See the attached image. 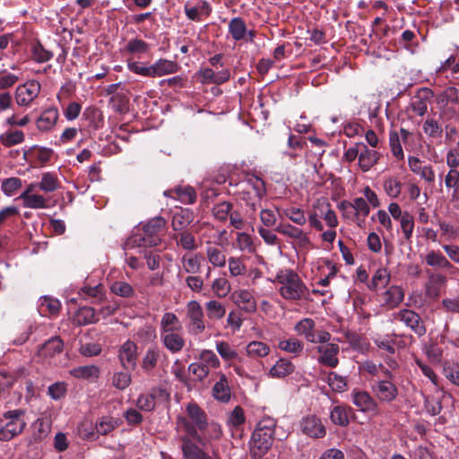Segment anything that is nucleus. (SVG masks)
I'll use <instances>...</instances> for the list:
<instances>
[{"mask_svg":"<svg viewBox=\"0 0 459 459\" xmlns=\"http://www.w3.org/2000/svg\"><path fill=\"white\" fill-rule=\"evenodd\" d=\"M41 85L38 81L30 80L19 85L15 91V101L19 106H29L39 96Z\"/></svg>","mask_w":459,"mask_h":459,"instance_id":"8","label":"nucleus"},{"mask_svg":"<svg viewBox=\"0 0 459 459\" xmlns=\"http://www.w3.org/2000/svg\"><path fill=\"white\" fill-rule=\"evenodd\" d=\"M276 281L280 284L279 292L285 299H299L307 290L299 274L290 269L281 270Z\"/></svg>","mask_w":459,"mask_h":459,"instance_id":"3","label":"nucleus"},{"mask_svg":"<svg viewBox=\"0 0 459 459\" xmlns=\"http://www.w3.org/2000/svg\"><path fill=\"white\" fill-rule=\"evenodd\" d=\"M119 426L117 420L104 416L99 419L95 424V429L100 435H108Z\"/></svg>","mask_w":459,"mask_h":459,"instance_id":"41","label":"nucleus"},{"mask_svg":"<svg viewBox=\"0 0 459 459\" xmlns=\"http://www.w3.org/2000/svg\"><path fill=\"white\" fill-rule=\"evenodd\" d=\"M60 186L57 177L51 172L42 174L41 180L39 183V188L45 193H52Z\"/></svg>","mask_w":459,"mask_h":459,"instance_id":"40","label":"nucleus"},{"mask_svg":"<svg viewBox=\"0 0 459 459\" xmlns=\"http://www.w3.org/2000/svg\"><path fill=\"white\" fill-rule=\"evenodd\" d=\"M195 213L190 209H181L175 212L171 220L173 232L186 230L187 227L194 221Z\"/></svg>","mask_w":459,"mask_h":459,"instance_id":"20","label":"nucleus"},{"mask_svg":"<svg viewBox=\"0 0 459 459\" xmlns=\"http://www.w3.org/2000/svg\"><path fill=\"white\" fill-rule=\"evenodd\" d=\"M280 350L293 354L294 357L299 356L304 349V343L297 338H289L281 340L278 343Z\"/></svg>","mask_w":459,"mask_h":459,"instance_id":"37","label":"nucleus"},{"mask_svg":"<svg viewBox=\"0 0 459 459\" xmlns=\"http://www.w3.org/2000/svg\"><path fill=\"white\" fill-rule=\"evenodd\" d=\"M24 411L20 409L7 411L3 414L4 419H5L7 422L0 426L1 441H10L22 433L26 427V422L22 419Z\"/></svg>","mask_w":459,"mask_h":459,"instance_id":"4","label":"nucleus"},{"mask_svg":"<svg viewBox=\"0 0 459 459\" xmlns=\"http://www.w3.org/2000/svg\"><path fill=\"white\" fill-rule=\"evenodd\" d=\"M64 349V342L59 336H55L44 342L39 350V355L45 358H54L60 354Z\"/></svg>","mask_w":459,"mask_h":459,"instance_id":"24","label":"nucleus"},{"mask_svg":"<svg viewBox=\"0 0 459 459\" xmlns=\"http://www.w3.org/2000/svg\"><path fill=\"white\" fill-rule=\"evenodd\" d=\"M377 399L382 403H392L398 396L397 386L390 380H377L371 385Z\"/></svg>","mask_w":459,"mask_h":459,"instance_id":"9","label":"nucleus"},{"mask_svg":"<svg viewBox=\"0 0 459 459\" xmlns=\"http://www.w3.org/2000/svg\"><path fill=\"white\" fill-rule=\"evenodd\" d=\"M315 327L316 324L312 318H303L295 325L294 330L299 335H303L307 342H316Z\"/></svg>","mask_w":459,"mask_h":459,"instance_id":"30","label":"nucleus"},{"mask_svg":"<svg viewBox=\"0 0 459 459\" xmlns=\"http://www.w3.org/2000/svg\"><path fill=\"white\" fill-rule=\"evenodd\" d=\"M184 8L186 15L192 21H200L202 15H209L211 11L209 4L205 1H197L193 5L187 2Z\"/></svg>","mask_w":459,"mask_h":459,"instance_id":"27","label":"nucleus"},{"mask_svg":"<svg viewBox=\"0 0 459 459\" xmlns=\"http://www.w3.org/2000/svg\"><path fill=\"white\" fill-rule=\"evenodd\" d=\"M178 69V65L176 62L162 58L152 65V77H160L174 74Z\"/></svg>","mask_w":459,"mask_h":459,"instance_id":"34","label":"nucleus"},{"mask_svg":"<svg viewBox=\"0 0 459 459\" xmlns=\"http://www.w3.org/2000/svg\"><path fill=\"white\" fill-rule=\"evenodd\" d=\"M275 427L276 420L269 416L257 423L249 443L252 459H261L268 453L273 442Z\"/></svg>","mask_w":459,"mask_h":459,"instance_id":"1","label":"nucleus"},{"mask_svg":"<svg viewBox=\"0 0 459 459\" xmlns=\"http://www.w3.org/2000/svg\"><path fill=\"white\" fill-rule=\"evenodd\" d=\"M32 57L38 63H44L53 57V53L47 50L41 43L37 42L32 46Z\"/></svg>","mask_w":459,"mask_h":459,"instance_id":"60","label":"nucleus"},{"mask_svg":"<svg viewBox=\"0 0 459 459\" xmlns=\"http://www.w3.org/2000/svg\"><path fill=\"white\" fill-rule=\"evenodd\" d=\"M118 358L123 368L134 369L137 360V345L132 341H126L119 350Z\"/></svg>","mask_w":459,"mask_h":459,"instance_id":"15","label":"nucleus"},{"mask_svg":"<svg viewBox=\"0 0 459 459\" xmlns=\"http://www.w3.org/2000/svg\"><path fill=\"white\" fill-rule=\"evenodd\" d=\"M446 282V277L440 273H430L428 281L425 283V295L431 299H437L440 296V288Z\"/></svg>","mask_w":459,"mask_h":459,"instance_id":"19","label":"nucleus"},{"mask_svg":"<svg viewBox=\"0 0 459 459\" xmlns=\"http://www.w3.org/2000/svg\"><path fill=\"white\" fill-rule=\"evenodd\" d=\"M161 239L155 238L149 240L144 234H134L128 238L123 245L125 250L133 249L140 247H156L160 243Z\"/></svg>","mask_w":459,"mask_h":459,"instance_id":"32","label":"nucleus"},{"mask_svg":"<svg viewBox=\"0 0 459 459\" xmlns=\"http://www.w3.org/2000/svg\"><path fill=\"white\" fill-rule=\"evenodd\" d=\"M207 316L210 319H221L226 313L225 307L217 300H210L205 304Z\"/></svg>","mask_w":459,"mask_h":459,"instance_id":"53","label":"nucleus"},{"mask_svg":"<svg viewBox=\"0 0 459 459\" xmlns=\"http://www.w3.org/2000/svg\"><path fill=\"white\" fill-rule=\"evenodd\" d=\"M403 299L404 291L397 285H392L383 294L384 306L390 309L397 307Z\"/></svg>","mask_w":459,"mask_h":459,"instance_id":"26","label":"nucleus"},{"mask_svg":"<svg viewBox=\"0 0 459 459\" xmlns=\"http://www.w3.org/2000/svg\"><path fill=\"white\" fill-rule=\"evenodd\" d=\"M247 185L250 187V190H248L247 193H253L255 197H256L258 201H261L266 193L264 181L259 178H255L249 179Z\"/></svg>","mask_w":459,"mask_h":459,"instance_id":"62","label":"nucleus"},{"mask_svg":"<svg viewBox=\"0 0 459 459\" xmlns=\"http://www.w3.org/2000/svg\"><path fill=\"white\" fill-rule=\"evenodd\" d=\"M410 169L419 175L428 183L435 181V172L430 165H423V162L417 157L410 156L408 159Z\"/></svg>","mask_w":459,"mask_h":459,"instance_id":"18","label":"nucleus"},{"mask_svg":"<svg viewBox=\"0 0 459 459\" xmlns=\"http://www.w3.org/2000/svg\"><path fill=\"white\" fill-rule=\"evenodd\" d=\"M352 411L351 407L346 405H336L330 412V419L335 425L346 427L350 423V413Z\"/></svg>","mask_w":459,"mask_h":459,"instance_id":"31","label":"nucleus"},{"mask_svg":"<svg viewBox=\"0 0 459 459\" xmlns=\"http://www.w3.org/2000/svg\"><path fill=\"white\" fill-rule=\"evenodd\" d=\"M351 402L362 412L378 413V403L366 391L353 390Z\"/></svg>","mask_w":459,"mask_h":459,"instance_id":"11","label":"nucleus"},{"mask_svg":"<svg viewBox=\"0 0 459 459\" xmlns=\"http://www.w3.org/2000/svg\"><path fill=\"white\" fill-rule=\"evenodd\" d=\"M229 31L235 40L243 39L247 34V26L244 20L239 17L233 18L229 23Z\"/></svg>","mask_w":459,"mask_h":459,"instance_id":"43","label":"nucleus"},{"mask_svg":"<svg viewBox=\"0 0 459 459\" xmlns=\"http://www.w3.org/2000/svg\"><path fill=\"white\" fill-rule=\"evenodd\" d=\"M53 155L51 148L33 145L24 152L23 158L31 168H42L50 161Z\"/></svg>","mask_w":459,"mask_h":459,"instance_id":"6","label":"nucleus"},{"mask_svg":"<svg viewBox=\"0 0 459 459\" xmlns=\"http://www.w3.org/2000/svg\"><path fill=\"white\" fill-rule=\"evenodd\" d=\"M237 245L238 247L244 252L252 254L255 251L254 241L250 235L246 232H239L237 234Z\"/></svg>","mask_w":459,"mask_h":459,"instance_id":"57","label":"nucleus"},{"mask_svg":"<svg viewBox=\"0 0 459 459\" xmlns=\"http://www.w3.org/2000/svg\"><path fill=\"white\" fill-rule=\"evenodd\" d=\"M434 92L429 88H421L418 91L414 100L411 103L412 111L418 116H424L428 111V103L433 98Z\"/></svg>","mask_w":459,"mask_h":459,"instance_id":"17","label":"nucleus"},{"mask_svg":"<svg viewBox=\"0 0 459 459\" xmlns=\"http://www.w3.org/2000/svg\"><path fill=\"white\" fill-rule=\"evenodd\" d=\"M160 340L164 347L171 353H178L185 346V339L178 332H169L160 333Z\"/></svg>","mask_w":459,"mask_h":459,"instance_id":"23","label":"nucleus"},{"mask_svg":"<svg viewBox=\"0 0 459 459\" xmlns=\"http://www.w3.org/2000/svg\"><path fill=\"white\" fill-rule=\"evenodd\" d=\"M159 359L160 351L157 348L148 349L142 361V368L145 372H151L156 368Z\"/></svg>","mask_w":459,"mask_h":459,"instance_id":"47","label":"nucleus"},{"mask_svg":"<svg viewBox=\"0 0 459 459\" xmlns=\"http://www.w3.org/2000/svg\"><path fill=\"white\" fill-rule=\"evenodd\" d=\"M232 299L235 304L247 313H254L256 310V301L248 290L235 291Z\"/></svg>","mask_w":459,"mask_h":459,"instance_id":"22","label":"nucleus"},{"mask_svg":"<svg viewBox=\"0 0 459 459\" xmlns=\"http://www.w3.org/2000/svg\"><path fill=\"white\" fill-rule=\"evenodd\" d=\"M20 198L23 201V206L30 209H45L48 207V200L41 195H29L22 194Z\"/></svg>","mask_w":459,"mask_h":459,"instance_id":"39","label":"nucleus"},{"mask_svg":"<svg viewBox=\"0 0 459 459\" xmlns=\"http://www.w3.org/2000/svg\"><path fill=\"white\" fill-rule=\"evenodd\" d=\"M379 154L374 150H369L366 144L360 145L359 165L363 171L369 170L378 160Z\"/></svg>","mask_w":459,"mask_h":459,"instance_id":"28","label":"nucleus"},{"mask_svg":"<svg viewBox=\"0 0 459 459\" xmlns=\"http://www.w3.org/2000/svg\"><path fill=\"white\" fill-rule=\"evenodd\" d=\"M110 290L117 296L131 298L134 294V288L124 281H116L110 285Z\"/></svg>","mask_w":459,"mask_h":459,"instance_id":"52","label":"nucleus"},{"mask_svg":"<svg viewBox=\"0 0 459 459\" xmlns=\"http://www.w3.org/2000/svg\"><path fill=\"white\" fill-rule=\"evenodd\" d=\"M71 374L77 378L94 380L100 376V368L95 365L81 366L74 368Z\"/></svg>","mask_w":459,"mask_h":459,"instance_id":"38","label":"nucleus"},{"mask_svg":"<svg viewBox=\"0 0 459 459\" xmlns=\"http://www.w3.org/2000/svg\"><path fill=\"white\" fill-rule=\"evenodd\" d=\"M281 217H286L290 220L293 223L303 226L307 222L305 212L302 209L298 207H289L283 209L280 213Z\"/></svg>","mask_w":459,"mask_h":459,"instance_id":"45","label":"nucleus"},{"mask_svg":"<svg viewBox=\"0 0 459 459\" xmlns=\"http://www.w3.org/2000/svg\"><path fill=\"white\" fill-rule=\"evenodd\" d=\"M425 261L428 265L432 267H439V268H450L452 267L451 263L442 254L430 251L425 256Z\"/></svg>","mask_w":459,"mask_h":459,"instance_id":"50","label":"nucleus"},{"mask_svg":"<svg viewBox=\"0 0 459 459\" xmlns=\"http://www.w3.org/2000/svg\"><path fill=\"white\" fill-rule=\"evenodd\" d=\"M186 318L189 320V333L199 334L204 331L205 324L204 321V312L199 302L191 300L187 303Z\"/></svg>","mask_w":459,"mask_h":459,"instance_id":"7","label":"nucleus"},{"mask_svg":"<svg viewBox=\"0 0 459 459\" xmlns=\"http://www.w3.org/2000/svg\"><path fill=\"white\" fill-rule=\"evenodd\" d=\"M166 221L162 217H156L143 226V234L149 240L160 238V233L164 229Z\"/></svg>","mask_w":459,"mask_h":459,"instance_id":"33","label":"nucleus"},{"mask_svg":"<svg viewBox=\"0 0 459 459\" xmlns=\"http://www.w3.org/2000/svg\"><path fill=\"white\" fill-rule=\"evenodd\" d=\"M25 139L22 131L16 130L13 132H6L0 135V142L5 147H11L22 143Z\"/></svg>","mask_w":459,"mask_h":459,"instance_id":"51","label":"nucleus"},{"mask_svg":"<svg viewBox=\"0 0 459 459\" xmlns=\"http://www.w3.org/2000/svg\"><path fill=\"white\" fill-rule=\"evenodd\" d=\"M232 210V204L230 202H221L215 204L212 208V214L218 221H225Z\"/></svg>","mask_w":459,"mask_h":459,"instance_id":"59","label":"nucleus"},{"mask_svg":"<svg viewBox=\"0 0 459 459\" xmlns=\"http://www.w3.org/2000/svg\"><path fill=\"white\" fill-rule=\"evenodd\" d=\"M199 359L203 364H205L208 369H210V368H217L221 364L217 355L211 350H203L199 355Z\"/></svg>","mask_w":459,"mask_h":459,"instance_id":"63","label":"nucleus"},{"mask_svg":"<svg viewBox=\"0 0 459 459\" xmlns=\"http://www.w3.org/2000/svg\"><path fill=\"white\" fill-rule=\"evenodd\" d=\"M385 193L392 198H396L402 191V183L395 178H388L384 180Z\"/></svg>","mask_w":459,"mask_h":459,"instance_id":"61","label":"nucleus"},{"mask_svg":"<svg viewBox=\"0 0 459 459\" xmlns=\"http://www.w3.org/2000/svg\"><path fill=\"white\" fill-rule=\"evenodd\" d=\"M270 347L262 342L254 341L247 344V353L253 358H263L269 354Z\"/></svg>","mask_w":459,"mask_h":459,"instance_id":"49","label":"nucleus"},{"mask_svg":"<svg viewBox=\"0 0 459 459\" xmlns=\"http://www.w3.org/2000/svg\"><path fill=\"white\" fill-rule=\"evenodd\" d=\"M295 370V366L287 359H280L270 369L269 375L272 377H284Z\"/></svg>","mask_w":459,"mask_h":459,"instance_id":"36","label":"nucleus"},{"mask_svg":"<svg viewBox=\"0 0 459 459\" xmlns=\"http://www.w3.org/2000/svg\"><path fill=\"white\" fill-rule=\"evenodd\" d=\"M183 270L187 273H197L200 271L201 264L197 254L184 255L180 259Z\"/></svg>","mask_w":459,"mask_h":459,"instance_id":"44","label":"nucleus"},{"mask_svg":"<svg viewBox=\"0 0 459 459\" xmlns=\"http://www.w3.org/2000/svg\"><path fill=\"white\" fill-rule=\"evenodd\" d=\"M212 289L219 298L226 297L231 290L229 281L224 277L215 279L212 284Z\"/></svg>","mask_w":459,"mask_h":459,"instance_id":"58","label":"nucleus"},{"mask_svg":"<svg viewBox=\"0 0 459 459\" xmlns=\"http://www.w3.org/2000/svg\"><path fill=\"white\" fill-rule=\"evenodd\" d=\"M216 350L224 360H233L238 358V352L226 342H216Z\"/></svg>","mask_w":459,"mask_h":459,"instance_id":"64","label":"nucleus"},{"mask_svg":"<svg viewBox=\"0 0 459 459\" xmlns=\"http://www.w3.org/2000/svg\"><path fill=\"white\" fill-rule=\"evenodd\" d=\"M98 320L95 309L88 306L80 307L73 316V323L78 326L95 324Z\"/></svg>","mask_w":459,"mask_h":459,"instance_id":"25","label":"nucleus"},{"mask_svg":"<svg viewBox=\"0 0 459 459\" xmlns=\"http://www.w3.org/2000/svg\"><path fill=\"white\" fill-rule=\"evenodd\" d=\"M149 44L144 40L137 38L130 39L126 46V50L128 53L134 55L145 54L149 51Z\"/></svg>","mask_w":459,"mask_h":459,"instance_id":"55","label":"nucleus"},{"mask_svg":"<svg viewBox=\"0 0 459 459\" xmlns=\"http://www.w3.org/2000/svg\"><path fill=\"white\" fill-rule=\"evenodd\" d=\"M203 437L205 438V445L212 439H219L222 434L221 428L218 423L206 421V426L200 430Z\"/></svg>","mask_w":459,"mask_h":459,"instance_id":"54","label":"nucleus"},{"mask_svg":"<svg viewBox=\"0 0 459 459\" xmlns=\"http://www.w3.org/2000/svg\"><path fill=\"white\" fill-rule=\"evenodd\" d=\"M25 369L23 368H18L13 372H0V391L11 387L14 382L23 376Z\"/></svg>","mask_w":459,"mask_h":459,"instance_id":"46","label":"nucleus"},{"mask_svg":"<svg viewBox=\"0 0 459 459\" xmlns=\"http://www.w3.org/2000/svg\"><path fill=\"white\" fill-rule=\"evenodd\" d=\"M246 417L244 410L240 406H236L233 411L229 414L227 424L234 429H238L245 423Z\"/></svg>","mask_w":459,"mask_h":459,"instance_id":"56","label":"nucleus"},{"mask_svg":"<svg viewBox=\"0 0 459 459\" xmlns=\"http://www.w3.org/2000/svg\"><path fill=\"white\" fill-rule=\"evenodd\" d=\"M390 273L385 268H379L374 273L368 288L377 290L378 288L385 287L390 281Z\"/></svg>","mask_w":459,"mask_h":459,"instance_id":"42","label":"nucleus"},{"mask_svg":"<svg viewBox=\"0 0 459 459\" xmlns=\"http://www.w3.org/2000/svg\"><path fill=\"white\" fill-rule=\"evenodd\" d=\"M316 351L320 353L318 362L329 368H336L339 364L338 354L339 345L336 343H326L316 347Z\"/></svg>","mask_w":459,"mask_h":459,"instance_id":"13","label":"nucleus"},{"mask_svg":"<svg viewBox=\"0 0 459 459\" xmlns=\"http://www.w3.org/2000/svg\"><path fill=\"white\" fill-rule=\"evenodd\" d=\"M300 428L304 434L313 438L323 437L326 433L321 420L315 415L303 418L300 421Z\"/></svg>","mask_w":459,"mask_h":459,"instance_id":"14","label":"nucleus"},{"mask_svg":"<svg viewBox=\"0 0 459 459\" xmlns=\"http://www.w3.org/2000/svg\"><path fill=\"white\" fill-rule=\"evenodd\" d=\"M186 412L187 417L178 416L177 418V428L184 430V426L181 423V420L184 419L188 421L197 432L198 430H203L207 421V416L204 411L196 403H191L186 405Z\"/></svg>","mask_w":459,"mask_h":459,"instance_id":"5","label":"nucleus"},{"mask_svg":"<svg viewBox=\"0 0 459 459\" xmlns=\"http://www.w3.org/2000/svg\"><path fill=\"white\" fill-rule=\"evenodd\" d=\"M206 256L208 261L215 267H224L226 264V255L216 247H208L206 248Z\"/></svg>","mask_w":459,"mask_h":459,"instance_id":"48","label":"nucleus"},{"mask_svg":"<svg viewBox=\"0 0 459 459\" xmlns=\"http://www.w3.org/2000/svg\"><path fill=\"white\" fill-rule=\"evenodd\" d=\"M275 231L284 237L297 240L301 247H306L310 245V239L307 235L301 229L289 222L279 223L275 228Z\"/></svg>","mask_w":459,"mask_h":459,"instance_id":"12","label":"nucleus"},{"mask_svg":"<svg viewBox=\"0 0 459 459\" xmlns=\"http://www.w3.org/2000/svg\"><path fill=\"white\" fill-rule=\"evenodd\" d=\"M219 381H217L212 387V394L216 400L222 403H228L231 396L228 378L221 372L219 373Z\"/></svg>","mask_w":459,"mask_h":459,"instance_id":"29","label":"nucleus"},{"mask_svg":"<svg viewBox=\"0 0 459 459\" xmlns=\"http://www.w3.org/2000/svg\"><path fill=\"white\" fill-rule=\"evenodd\" d=\"M169 238L175 241L177 247H182L185 250L193 251L197 248L195 237L188 230L172 232Z\"/></svg>","mask_w":459,"mask_h":459,"instance_id":"21","label":"nucleus"},{"mask_svg":"<svg viewBox=\"0 0 459 459\" xmlns=\"http://www.w3.org/2000/svg\"><path fill=\"white\" fill-rule=\"evenodd\" d=\"M182 325L176 314L166 312L160 320V333L181 331Z\"/></svg>","mask_w":459,"mask_h":459,"instance_id":"35","label":"nucleus"},{"mask_svg":"<svg viewBox=\"0 0 459 459\" xmlns=\"http://www.w3.org/2000/svg\"><path fill=\"white\" fill-rule=\"evenodd\" d=\"M185 434L179 437L183 459H210L212 456L201 448L205 446V438L186 420L182 419Z\"/></svg>","mask_w":459,"mask_h":459,"instance_id":"2","label":"nucleus"},{"mask_svg":"<svg viewBox=\"0 0 459 459\" xmlns=\"http://www.w3.org/2000/svg\"><path fill=\"white\" fill-rule=\"evenodd\" d=\"M59 118L57 108L52 107L45 109L36 120V126L41 132L51 131Z\"/></svg>","mask_w":459,"mask_h":459,"instance_id":"16","label":"nucleus"},{"mask_svg":"<svg viewBox=\"0 0 459 459\" xmlns=\"http://www.w3.org/2000/svg\"><path fill=\"white\" fill-rule=\"evenodd\" d=\"M394 318L399 320L411 329L417 335L423 336L427 329L420 315L411 309H402L394 315Z\"/></svg>","mask_w":459,"mask_h":459,"instance_id":"10","label":"nucleus"}]
</instances>
